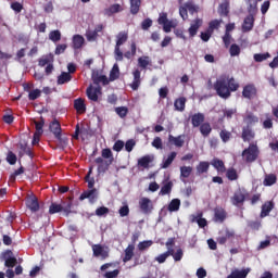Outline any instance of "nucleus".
Listing matches in <instances>:
<instances>
[{"instance_id":"59","label":"nucleus","mask_w":278,"mask_h":278,"mask_svg":"<svg viewBox=\"0 0 278 278\" xmlns=\"http://www.w3.org/2000/svg\"><path fill=\"white\" fill-rule=\"evenodd\" d=\"M270 58V53H256L254 54V61L255 62H264V60H268Z\"/></svg>"},{"instance_id":"60","label":"nucleus","mask_w":278,"mask_h":278,"mask_svg":"<svg viewBox=\"0 0 278 278\" xmlns=\"http://www.w3.org/2000/svg\"><path fill=\"white\" fill-rule=\"evenodd\" d=\"M266 119L263 122V128L264 129H273V117H270V114H266Z\"/></svg>"},{"instance_id":"33","label":"nucleus","mask_w":278,"mask_h":278,"mask_svg":"<svg viewBox=\"0 0 278 278\" xmlns=\"http://www.w3.org/2000/svg\"><path fill=\"white\" fill-rule=\"evenodd\" d=\"M243 121L247 124L245 127H253L255 123H260V117L255 116L253 113H249L248 115L244 116Z\"/></svg>"},{"instance_id":"52","label":"nucleus","mask_w":278,"mask_h":278,"mask_svg":"<svg viewBox=\"0 0 278 278\" xmlns=\"http://www.w3.org/2000/svg\"><path fill=\"white\" fill-rule=\"evenodd\" d=\"M63 205L58 203H52L49 207V214H59V212H62Z\"/></svg>"},{"instance_id":"34","label":"nucleus","mask_w":278,"mask_h":278,"mask_svg":"<svg viewBox=\"0 0 278 278\" xmlns=\"http://www.w3.org/2000/svg\"><path fill=\"white\" fill-rule=\"evenodd\" d=\"M129 2H130V14H132V16H136V14L140 12L142 0H129Z\"/></svg>"},{"instance_id":"39","label":"nucleus","mask_w":278,"mask_h":278,"mask_svg":"<svg viewBox=\"0 0 278 278\" xmlns=\"http://www.w3.org/2000/svg\"><path fill=\"white\" fill-rule=\"evenodd\" d=\"M200 134H202L204 138H207V136L212 134V125L210 124V122H205L200 125Z\"/></svg>"},{"instance_id":"43","label":"nucleus","mask_w":278,"mask_h":278,"mask_svg":"<svg viewBox=\"0 0 278 278\" xmlns=\"http://www.w3.org/2000/svg\"><path fill=\"white\" fill-rule=\"evenodd\" d=\"M49 40H51V42H60L62 40V33L58 29L50 31Z\"/></svg>"},{"instance_id":"14","label":"nucleus","mask_w":278,"mask_h":278,"mask_svg":"<svg viewBox=\"0 0 278 278\" xmlns=\"http://www.w3.org/2000/svg\"><path fill=\"white\" fill-rule=\"evenodd\" d=\"M92 252H93V257H102V260H105L106 257L110 256V253L105 251V249L101 244H93Z\"/></svg>"},{"instance_id":"64","label":"nucleus","mask_w":278,"mask_h":278,"mask_svg":"<svg viewBox=\"0 0 278 278\" xmlns=\"http://www.w3.org/2000/svg\"><path fill=\"white\" fill-rule=\"evenodd\" d=\"M16 154H14V152H9L7 155V162L9 164H11V166H14V164H16Z\"/></svg>"},{"instance_id":"48","label":"nucleus","mask_w":278,"mask_h":278,"mask_svg":"<svg viewBox=\"0 0 278 278\" xmlns=\"http://www.w3.org/2000/svg\"><path fill=\"white\" fill-rule=\"evenodd\" d=\"M219 138L222 139V141L224 143H227L231 140V131L227 130V129H223L219 132Z\"/></svg>"},{"instance_id":"56","label":"nucleus","mask_w":278,"mask_h":278,"mask_svg":"<svg viewBox=\"0 0 278 278\" xmlns=\"http://www.w3.org/2000/svg\"><path fill=\"white\" fill-rule=\"evenodd\" d=\"M86 38L89 42H94L99 38V34L94 30H87Z\"/></svg>"},{"instance_id":"2","label":"nucleus","mask_w":278,"mask_h":278,"mask_svg":"<svg viewBox=\"0 0 278 278\" xmlns=\"http://www.w3.org/2000/svg\"><path fill=\"white\" fill-rule=\"evenodd\" d=\"M101 155L94 160L98 165L99 173H106L110 169V166L114 163V154L110 148L102 149Z\"/></svg>"},{"instance_id":"58","label":"nucleus","mask_w":278,"mask_h":278,"mask_svg":"<svg viewBox=\"0 0 278 278\" xmlns=\"http://www.w3.org/2000/svg\"><path fill=\"white\" fill-rule=\"evenodd\" d=\"M66 49H68V46L66 43H59L55 47L54 54L62 55V53H64V51H66Z\"/></svg>"},{"instance_id":"22","label":"nucleus","mask_w":278,"mask_h":278,"mask_svg":"<svg viewBox=\"0 0 278 278\" xmlns=\"http://www.w3.org/2000/svg\"><path fill=\"white\" fill-rule=\"evenodd\" d=\"M26 207L30 210V212H38L40 210V204L38 203V198L30 197L26 200Z\"/></svg>"},{"instance_id":"37","label":"nucleus","mask_w":278,"mask_h":278,"mask_svg":"<svg viewBox=\"0 0 278 278\" xmlns=\"http://www.w3.org/2000/svg\"><path fill=\"white\" fill-rule=\"evenodd\" d=\"M212 166H214L218 173H225L227 170V167H225V162H223L220 159H214Z\"/></svg>"},{"instance_id":"62","label":"nucleus","mask_w":278,"mask_h":278,"mask_svg":"<svg viewBox=\"0 0 278 278\" xmlns=\"http://www.w3.org/2000/svg\"><path fill=\"white\" fill-rule=\"evenodd\" d=\"M173 260L176 262H181V260H184V250L181 248L176 250Z\"/></svg>"},{"instance_id":"23","label":"nucleus","mask_w":278,"mask_h":278,"mask_svg":"<svg viewBox=\"0 0 278 278\" xmlns=\"http://www.w3.org/2000/svg\"><path fill=\"white\" fill-rule=\"evenodd\" d=\"M87 97L90 101H99V92H101L100 88H94L92 86L87 88Z\"/></svg>"},{"instance_id":"31","label":"nucleus","mask_w":278,"mask_h":278,"mask_svg":"<svg viewBox=\"0 0 278 278\" xmlns=\"http://www.w3.org/2000/svg\"><path fill=\"white\" fill-rule=\"evenodd\" d=\"M84 42H86V40L84 39V36L74 35L72 39V47L73 49H81V47H84Z\"/></svg>"},{"instance_id":"50","label":"nucleus","mask_w":278,"mask_h":278,"mask_svg":"<svg viewBox=\"0 0 278 278\" xmlns=\"http://www.w3.org/2000/svg\"><path fill=\"white\" fill-rule=\"evenodd\" d=\"M192 175V167L190 166H181L180 167V177H184V179H188Z\"/></svg>"},{"instance_id":"61","label":"nucleus","mask_w":278,"mask_h":278,"mask_svg":"<svg viewBox=\"0 0 278 278\" xmlns=\"http://www.w3.org/2000/svg\"><path fill=\"white\" fill-rule=\"evenodd\" d=\"M153 245V241L149 240V241H141L138 243V249L140 251H147V249H149L150 247Z\"/></svg>"},{"instance_id":"3","label":"nucleus","mask_w":278,"mask_h":278,"mask_svg":"<svg viewBox=\"0 0 278 278\" xmlns=\"http://www.w3.org/2000/svg\"><path fill=\"white\" fill-rule=\"evenodd\" d=\"M242 159L247 164H253L260 157V148L255 143H250L248 148L242 151Z\"/></svg>"},{"instance_id":"11","label":"nucleus","mask_w":278,"mask_h":278,"mask_svg":"<svg viewBox=\"0 0 278 278\" xmlns=\"http://www.w3.org/2000/svg\"><path fill=\"white\" fill-rule=\"evenodd\" d=\"M203 25V20L202 18H195L191 22V25L188 29V33L190 35V38H194L197 34L199 33V28Z\"/></svg>"},{"instance_id":"8","label":"nucleus","mask_w":278,"mask_h":278,"mask_svg":"<svg viewBox=\"0 0 278 278\" xmlns=\"http://www.w3.org/2000/svg\"><path fill=\"white\" fill-rule=\"evenodd\" d=\"M241 138L243 142H251V140H255V130L251 126H243Z\"/></svg>"},{"instance_id":"13","label":"nucleus","mask_w":278,"mask_h":278,"mask_svg":"<svg viewBox=\"0 0 278 278\" xmlns=\"http://www.w3.org/2000/svg\"><path fill=\"white\" fill-rule=\"evenodd\" d=\"M139 206L143 214H151V211L153 210V204L149 198H141L139 201Z\"/></svg>"},{"instance_id":"12","label":"nucleus","mask_w":278,"mask_h":278,"mask_svg":"<svg viewBox=\"0 0 278 278\" xmlns=\"http://www.w3.org/2000/svg\"><path fill=\"white\" fill-rule=\"evenodd\" d=\"M184 138H186V135H179L177 137L168 135V142L177 149H181V147L186 144V140Z\"/></svg>"},{"instance_id":"19","label":"nucleus","mask_w":278,"mask_h":278,"mask_svg":"<svg viewBox=\"0 0 278 278\" xmlns=\"http://www.w3.org/2000/svg\"><path fill=\"white\" fill-rule=\"evenodd\" d=\"M205 123V114L195 113L191 116V125L192 127H201Z\"/></svg>"},{"instance_id":"26","label":"nucleus","mask_w":278,"mask_h":278,"mask_svg":"<svg viewBox=\"0 0 278 278\" xmlns=\"http://www.w3.org/2000/svg\"><path fill=\"white\" fill-rule=\"evenodd\" d=\"M214 216L217 223H225V219L227 218V212L223 207H216L214 210Z\"/></svg>"},{"instance_id":"25","label":"nucleus","mask_w":278,"mask_h":278,"mask_svg":"<svg viewBox=\"0 0 278 278\" xmlns=\"http://www.w3.org/2000/svg\"><path fill=\"white\" fill-rule=\"evenodd\" d=\"M74 110L77 114H86V102L81 98L74 100Z\"/></svg>"},{"instance_id":"49","label":"nucleus","mask_w":278,"mask_h":278,"mask_svg":"<svg viewBox=\"0 0 278 278\" xmlns=\"http://www.w3.org/2000/svg\"><path fill=\"white\" fill-rule=\"evenodd\" d=\"M150 64H151V61L149 60V56H140V58L138 59V66H139L140 68L146 70L147 66H150Z\"/></svg>"},{"instance_id":"6","label":"nucleus","mask_w":278,"mask_h":278,"mask_svg":"<svg viewBox=\"0 0 278 278\" xmlns=\"http://www.w3.org/2000/svg\"><path fill=\"white\" fill-rule=\"evenodd\" d=\"M85 199H88L89 203H97V199H99V191L97 189H88L84 191L79 197V201H85Z\"/></svg>"},{"instance_id":"35","label":"nucleus","mask_w":278,"mask_h":278,"mask_svg":"<svg viewBox=\"0 0 278 278\" xmlns=\"http://www.w3.org/2000/svg\"><path fill=\"white\" fill-rule=\"evenodd\" d=\"M53 53H49L47 55H43L41 59H39V66H49V64H53L54 62Z\"/></svg>"},{"instance_id":"38","label":"nucleus","mask_w":278,"mask_h":278,"mask_svg":"<svg viewBox=\"0 0 278 278\" xmlns=\"http://www.w3.org/2000/svg\"><path fill=\"white\" fill-rule=\"evenodd\" d=\"M174 108L177 112H184L186 110V98L180 97L175 100Z\"/></svg>"},{"instance_id":"51","label":"nucleus","mask_w":278,"mask_h":278,"mask_svg":"<svg viewBox=\"0 0 278 278\" xmlns=\"http://www.w3.org/2000/svg\"><path fill=\"white\" fill-rule=\"evenodd\" d=\"M185 5L189 14H199V5H195L192 2H186Z\"/></svg>"},{"instance_id":"57","label":"nucleus","mask_w":278,"mask_h":278,"mask_svg":"<svg viewBox=\"0 0 278 278\" xmlns=\"http://www.w3.org/2000/svg\"><path fill=\"white\" fill-rule=\"evenodd\" d=\"M224 118H233V115L238 114V109H226L223 111Z\"/></svg>"},{"instance_id":"17","label":"nucleus","mask_w":278,"mask_h":278,"mask_svg":"<svg viewBox=\"0 0 278 278\" xmlns=\"http://www.w3.org/2000/svg\"><path fill=\"white\" fill-rule=\"evenodd\" d=\"M275 210V202L274 201H267L262 205L261 210V218H266V216H269L270 212Z\"/></svg>"},{"instance_id":"46","label":"nucleus","mask_w":278,"mask_h":278,"mask_svg":"<svg viewBox=\"0 0 278 278\" xmlns=\"http://www.w3.org/2000/svg\"><path fill=\"white\" fill-rule=\"evenodd\" d=\"M218 14L220 16L229 15V3L228 2H223L222 4H219Z\"/></svg>"},{"instance_id":"47","label":"nucleus","mask_w":278,"mask_h":278,"mask_svg":"<svg viewBox=\"0 0 278 278\" xmlns=\"http://www.w3.org/2000/svg\"><path fill=\"white\" fill-rule=\"evenodd\" d=\"M226 177L229 179V181H236L238 179V172L233 167L228 168L226 172Z\"/></svg>"},{"instance_id":"1","label":"nucleus","mask_w":278,"mask_h":278,"mask_svg":"<svg viewBox=\"0 0 278 278\" xmlns=\"http://www.w3.org/2000/svg\"><path fill=\"white\" fill-rule=\"evenodd\" d=\"M238 88H240V85L236 81L235 77H230L229 75L220 76L214 83V90L220 99H229L231 92H236Z\"/></svg>"},{"instance_id":"7","label":"nucleus","mask_w":278,"mask_h":278,"mask_svg":"<svg viewBox=\"0 0 278 278\" xmlns=\"http://www.w3.org/2000/svg\"><path fill=\"white\" fill-rule=\"evenodd\" d=\"M230 201L236 207H242V205H244V202L247 201V194H244L242 190H238L230 198Z\"/></svg>"},{"instance_id":"27","label":"nucleus","mask_w":278,"mask_h":278,"mask_svg":"<svg viewBox=\"0 0 278 278\" xmlns=\"http://www.w3.org/2000/svg\"><path fill=\"white\" fill-rule=\"evenodd\" d=\"M136 250V247L134 244H129L124 253V257H123V262L124 264H127V262H131L132 257H134V251Z\"/></svg>"},{"instance_id":"20","label":"nucleus","mask_w":278,"mask_h":278,"mask_svg":"<svg viewBox=\"0 0 278 278\" xmlns=\"http://www.w3.org/2000/svg\"><path fill=\"white\" fill-rule=\"evenodd\" d=\"M140 75H141L140 70H135V71L132 72L134 80H132V83L130 84L131 90H138V89L140 88V84H141V81H142V79L140 78Z\"/></svg>"},{"instance_id":"42","label":"nucleus","mask_w":278,"mask_h":278,"mask_svg":"<svg viewBox=\"0 0 278 278\" xmlns=\"http://www.w3.org/2000/svg\"><path fill=\"white\" fill-rule=\"evenodd\" d=\"M210 170V162L202 161L197 165V174L203 175V173H207Z\"/></svg>"},{"instance_id":"36","label":"nucleus","mask_w":278,"mask_h":278,"mask_svg":"<svg viewBox=\"0 0 278 278\" xmlns=\"http://www.w3.org/2000/svg\"><path fill=\"white\" fill-rule=\"evenodd\" d=\"M118 77H121V68H118V64L115 63L110 72L109 81H116Z\"/></svg>"},{"instance_id":"41","label":"nucleus","mask_w":278,"mask_h":278,"mask_svg":"<svg viewBox=\"0 0 278 278\" xmlns=\"http://www.w3.org/2000/svg\"><path fill=\"white\" fill-rule=\"evenodd\" d=\"M277 184V175L267 174L263 180V186H275Z\"/></svg>"},{"instance_id":"18","label":"nucleus","mask_w":278,"mask_h":278,"mask_svg":"<svg viewBox=\"0 0 278 278\" xmlns=\"http://www.w3.org/2000/svg\"><path fill=\"white\" fill-rule=\"evenodd\" d=\"M127 40H129V33L123 30L119 31L116 35V45H115V49H121V47H123V45H125V42H127Z\"/></svg>"},{"instance_id":"54","label":"nucleus","mask_w":278,"mask_h":278,"mask_svg":"<svg viewBox=\"0 0 278 278\" xmlns=\"http://www.w3.org/2000/svg\"><path fill=\"white\" fill-rule=\"evenodd\" d=\"M40 94H42L40 89H34L28 93V99L29 101H36V99H40Z\"/></svg>"},{"instance_id":"28","label":"nucleus","mask_w":278,"mask_h":278,"mask_svg":"<svg viewBox=\"0 0 278 278\" xmlns=\"http://www.w3.org/2000/svg\"><path fill=\"white\" fill-rule=\"evenodd\" d=\"M92 81L96 86H99L100 84L108 86L110 84V78L105 75L96 74L92 76Z\"/></svg>"},{"instance_id":"32","label":"nucleus","mask_w":278,"mask_h":278,"mask_svg":"<svg viewBox=\"0 0 278 278\" xmlns=\"http://www.w3.org/2000/svg\"><path fill=\"white\" fill-rule=\"evenodd\" d=\"M173 192V181L168 180L164 182L159 192L160 197H166V194H170Z\"/></svg>"},{"instance_id":"5","label":"nucleus","mask_w":278,"mask_h":278,"mask_svg":"<svg viewBox=\"0 0 278 278\" xmlns=\"http://www.w3.org/2000/svg\"><path fill=\"white\" fill-rule=\"evenodd\" d=\"M236 238V231L226 228L219 232V236L217 238L218 244H227L228 240H233Z\"/></svg>"},{"instance_id":"44","label":"nucleus","mask_w":278,"mask_h":278,"mask_svg":"<svg viewBox=\"0 0 278 278\" xmlns=\"http://www.w3.org/2000/svg\"><path fill=\"white\" fill-rule=\"evenodd\" d=\"M90 175H92V167L89 168L85 177V181L88 184L89 190H92L94 189V177H90Z\"/></svg>"},{"instance_id":"16","label":"nucleus","mask_w":278,"mask_h":278,"mask_svg":"<svg viewBox=\"0 0 278 278\" xmlns=\"http://www.w3.org/2000/svg\"><path fill=\"white\" fill-rule=\"evenodd\" d=\"M254 25H255V17H253V15H248L244 18L243 24H242V31H243V34L252 31Z\"/></svg>"},{"instance_id":"4","label":"nucleus","mask_w":278,"mask_h":278,"mask_svg":"<svg viewBox=\"0 0 278 278\" xmlns=\"http://www.w3.org/2000/svg\"><path fill=\"white\" fill-rule=\"evenodd\" d=\"M50 131L53 134L54 138L59 140L61 144H68L67 138H62V125H60L58 119H53L49 125Z\"/></svg>"},{"instance_id":"10","label":"nucleus","mask_w":278,"mask_h":278,"mask_svg":"<svg viewBox=\"0 0 278 278\" xmlns=\"http://www.w3.org/2000/svg\"><path fill=\"white\" fill-rule=\"evenodd\" d=\"M155 160V157L151 154H147L138 159L137 166L139 168L149 169L151 166L150 164Z\"/></svg>"},{"instance_id":"63","label":"nucleus","mask_w":278,"mask_h":278,"mask_svg":"<svg viewBox=\"0 0 278 278\" xmlns=\"http://www.w3.org/2000/svg\"><path fill=\"white\" fill-rule=\"evenodd\" d=\"M134 147H136V141L134 139H129L125 143V149L128 153L134 151Z\"/></svg>"},{"instance_id":"21","label":"nucleus","mask_w":278,"mask_h":278,"mask_svg":"<svg viewBox=\"0 0 278 278\" xmlns=\"http://www.w3.org/2000/svg\"><path fill=\"white\" fill-rule=\"evenodd\" d=\"M249 273H251L250 268L241 270L235 269L226 278H247L249 276Z\"/></svg>"},{"instance_id":"45","label":"nucleus","mask_w":278,"mask_h":278,"mask_svg":"<svg viewBox=\"0 0 278 278\" xmlns=\"http://www.w3.org/2000/svg\"><path fill=\"white\" fill-rule=\"evenodd\" d=\"M115 113L119 118H126L127 114H129V109L127 106H117L115 108Z\"/></svg>"},{"instance_id":"53","label":"nucleus","mask_w":278,"mask_h":278,"mask_svg":"<svg viewBox=\"0 0 278 278\" xmlns=\"http://www.w3.org/2000/svg\"><path fill=\"white\" fill-rule=\"evenodd\" d=\"M42 127H45V119L41 118L40 122L35 121V129H36L35 134H37V136H42L43 134Z\"/></svg>"},{"instance_id":"40","label":"nucleus","mask_w":278,"mask_h":278,"mask_svg":"<svg viewBox=\"0 0 278 278\" xmlns=\"http://www.w3.org/2000/svg\"><path fill=\"white\" fill-rule=\"evenodd\" d=\"M179 207H181V200L173 199L169 202L167 210H168V212H179Z\"/></svg>"},{"instance_id":"9","label":"nucleus","mask_w":278,"mask_h":278,"mask_svg":"<svg viewBox=\"0 0 278 278\" xmlns=\"http://www.w3.org/2000/svg\"><path fill=\"white\" fill-rule=\"evenodd\" d=\"M242 97H244V99H255V97H257V88L255 85L250 84L244 86Z\"/></svg>"},{"instance_id":"55","label":"nucleus","mask_w":278,"mask_h":278,"mask_svg":"<svg viewBox=\"0 0 278 278\" xmlns=\"http://www.w3.org/2000/svg\"><path fill=\"white\" fill-rule=\"evenodd\" d=\"M229 53H230L231 58H236V56L240 55V46H238V43H232L230 46Z\"/></svg>"},{"instance_id":"30","label":"nucleus","mask_w":278,"mask_h":278,"mask_svg":"<svg viewBox=\"0 0 278 278\" xmlns=\"http://www.w3.org/2000/svg\"><path fill=\"white\" fill-rule=\"evenodd\" d=\"M177 157V152L173 151L170 152L166 159H163V162L161 164V168H168L173 162H175V159Z\"/></svg>"},{"instance_id":"29","label":"nucleus","mask_w":278,"mask_h":278,"mask_svg":"<svg viewBox=\"0 0 278 278\" xmlns=\"http://www.w3.org/2000/svg\"><path fill=\"white\" fill-rule=\"evenodd\" d=\"M118 12H123V7L118 3L112 4L110 8L104 10L105 16H112L114 14H118Z\"/></svg>"},{"instance_id":"15","label":"nucleus","mask_w":278,"mask_h":278,"mask_svg":"<svg viewBox=\"0 0 278 278\" xmlns=\"http://www.w3.org/2000/svg\"><path fill=\"white\" fill-rule=\"evenodd\" d=\"M13 253L11 250H7L3 253V258L5 260L4 266L7 268H14V265L17 264L16 257L12 256Z\"/></svg>"},{"instance_id":"24","label":"nucleus","mask_w":278,"mask_h":278,"mask_svg":"<svg viewBox=\"0 0 278 278\" xmlns=\"http://www.w3.org/2000/svg\"><path fill=\"white\" fill-rule=\"evenodd\" d=\"M70 81H73V75H71V73L67 72H62L56 79L58 86H64V84H68Z\"/></svg>"}]
</instances>
